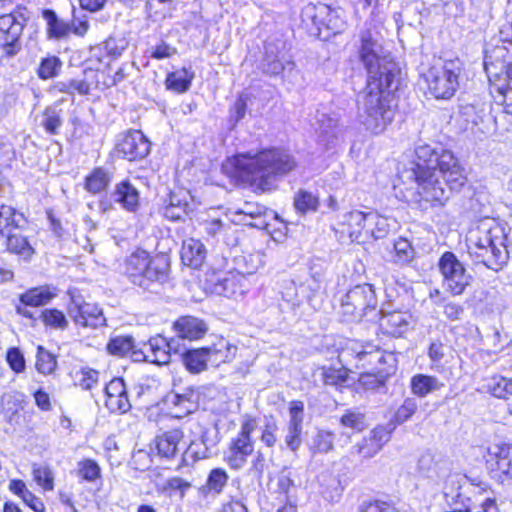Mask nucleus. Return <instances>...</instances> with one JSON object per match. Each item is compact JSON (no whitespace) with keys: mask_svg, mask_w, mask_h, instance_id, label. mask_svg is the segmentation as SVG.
Listing matches in <instances>:
<instances>
[{"mask_svg":"<svg viewBox=\"0 0 512 512\" xmlns=\"http://www.w3.org/2000/svg\"><path fill=\"white\" fill-rule=\"evenodd\" d=\"M322 379L326 385L343 386L348 380V374L344 369L324 368Z\"/></svg>","mask_w":512,"mask_h":512,"instance_id":"obj_54","label":"nucleus"},{"mask_svg":"<svg viewBox=\"0 0 512 512\" xmlns=\"http://www.w3.org/2000/svg\"><path fill=\"white\" fill-rule=\"evenodd\" d=\"M418 403L414 398H406L395 413V422L402 424L408 421L417 411Z\"/></svg>","mask_w":512,"mask_h":512,"instance_id":"obj_57","label":"nucleus"},{"mask_svg":"<svg viewBox=\"0 0 512 512\" xmlns=\"http://www.w3.org/2000/svg\"><path fill=\"white\" fill-rule=\"evenodd\" d=\"M395 262L400 264L409 263L414 257V250L410 242L404 238H399L394 242Z\"/></svg>","mask_w":512,"mask_h":512,"instance_id":"obj_53","label":"nucleus"},{"mask_svg":"<svg viewBox=\"0 0 512 512\" xmlns=\"http://www.w3.org/2000/svg\"><path fill=\"white\" fill-rule=\"evenodd\" d=\"M232 165L236 177L265 191L272 188L277 177L292 171L296 162L286 151L268 149L256 155L239 154L233 158Z\"/></svg>","mask_w":512,"mask_h":512,"instance_id":"obj_3","label":"nucleus"},{"mask_svg":"<svg viewBox=\"0 0 512 512\" xmlns=\"http://www.w3.org/2000/svg\"><path fill=\"white\" fill-rule=\"evenodd\" d=\"M282 296L285 301L291 303L293 306H300L304 301L312 304V298L310 295H303L300 293L299 286L295 282L291 281L282 292Z\"/></svg>","mask_w":512,"mask_h":512,"instance_id":"obj_52","label":"nucleus"},{"mask_svg":"<svg viewBox=\"0 0 512 512\" xmlns=\"http://www.w3.org/2000/svg\"><path fill=\"white\" fill-rule=\"evenodd\" d=\"M205 347L187 350L183 353V362L192 373H199L206 369L209 363Z\"/></svg>","mask_w":512,"mask_h":512,"instance_id":"obj_38","label":"nucleus"},{"mask_svg":"<svg viewBox=\"0 0 512 512\" xmlns=\"http://www.w3.org/2000/svg\"><path fill=\"white\" fill-rule=\"evenodd\" d=\"M206 258V248L204 244L194 238H189L183 241L181 248V259L187 266L198 268Z\"/></svg>","mask_w":512,"mask_h":512,"instance_id":"obj_26","label":"nucleus"},{"mask_svg":"<svg viewBox=\"0 0 512 512\" xmlns=\"http://www.w3.org/2000/svg\"><path fill=\"white\" fill-rule=\"evenodd\" d=\"M107 350L110 354L124 357L130 356L133 359V352L138 351L134 338L129 335H119L110 339L107 344Z\"/></svg>","mask_w":512,"mask_h":512,"instance_id":"obj_35","label":"nucleus"},{"mask_svg":"<svg viewBox=\"0 0 512 512\" xmlns=\"http://www.w3.org/2000/svg\"><path fill=\"white\" fill-rule=\"evenodd\" d=\"M105 406L111 413L124 414L131 409L124 380L112 379L105 387Z\"/></svg>","mask_w":512,"mask_h":512,"instance_id":"obj_18","label":"nucleus"},{"mask_svg":"<svg viewBox=\"0 0 512 512\" xmlns=\"http://www.w3.org/2000/svg\"><path fill=\"white\" fill-rule=\"evenodd\" d=\"M175 329L179 337L189 340L199 339L207 331L206 324L192 316L179 318L175 323Z\"/></svg>","mask_w":512,"mask_h":512,"instance_id":"obj_29","label":"nucleus"},{"mask_svg":"<svg viewBox=\"0 0 512 512\" xmlns=\"http://www.w3.org/2000/svg\"><path fill=\"white\" fill-rule=\"evenodd\" d=\"M462 70L463 65L459 59L434 64L423 74L428 92L435 99H451L459 88Z\"/></svg>","mask_w":512,"mask_h":512,"instance_id":"obj_5","label":"nucleus"},{"mask_svg":"<svg viewBox=\"0 0 512 512\" xmlns=\"http://www.w3.org/2000/svg\"><path fill=\"white\" fill-rule=\"evenodd\" d=\"M340 356L342 358L352 356L360 363V365H356L357 367H371V370L378 373L381 372L380 364L385 362L384 353L379 349L378 345L357 340H350Z\"/></svg>","mask_w":512,"mask_h":512,"instance_id":"obj_12","label":"nucleus"},{"mask_svg":"<svg viewBox=\"0 0 512 512\" xmlns=\"http://www.w3.org/2000/svg\"><path fill=\"white\" fill-rule=\"evenodd\" d=\"M468 253L475 263L498 271L508 260L504 229L493 221H482L467 236Z\"/></svg>","mask_w":512,"mask_h":512,"instance_id":"obj_4","label":"nucleus"},{"mask_svg":"<svg viewBox=\"0 0 512 512\" xmlns=\"http://www.w3.org/2000/svg\"><path fill=\"white\" fill-rule=\"evenodd\" d=\"M53 89L57 92L70 95H73L75 92L80 95H87L90 92V84L86 79H71L56 82Z\"/></svg>","mask_w":512,"mask_h":512,"instance_id":"obj_43","label":"nucleus"},{"mask_svg":"<svg viewBox=\"0 0 512 512\" xmlns=\"http://www.w3.org/2000/svg\"><path fill=\"white\" fill-rule=\"evenodd\" d=\"M175 341H167L161 335H157L143 343L138 351L133 352V361H146L157 365H165L170 362L171 350H176Z\"/></svg>","mask_w":512,"mask_h":512,"instance_id":"obj_15","label":"nucleus"},{"mask_svg":"<svg viewBox=\"0 0 512 512\" xmlns=\"http://www.w3.org/2000/svg\"><path fill=\"white\" fill-rule=\"evenodd\" d=\"M487 392L497 398H506L512 394V381L503 376H493L485 385Z\"/></svg>","mask_w":512,"mask_h":512,"instance_id":"obj_42","label":"nucleus"},{"mask_svg":"<svg viewBox=\"0 0 512 512\" xmlns=\"http://www.w3.org/2000/svg\"><path fill=\"white\" fill-rule=\"evenodd\" d=\"M61 61L57 57L45 58L41 61L38 68V76L41 79H50L55 77L61 68Z\"/></svg>","mask_w":512,"mask_h":512,"instance_id":"obj_56","label":"nucleus"},{"mask_svg":"<svg viewBox=\"0 0 512 512\" xmlns=\"http://www.w3.org/2000/svg\"><path fill=\"white\" fill-rule=\"evenodd\" d=\"M28 20L26 8L21 6L0 15V44L6 57H14L20 52V38Z\"/></svg>","mask_w":512,"mask_h":512,"instance_id":"obj_9","label":"nucleus"},{"mask_svg":"<svg viewBox=\"0 0 512 512\" xmlns=\"http://www.w3.org/2000/svg\"><path fill=\"white\" fill-rule=\"evenodd\" d=\"M299 290L303 295H310L313 301L316 294H318L321 290V283L318 278L311 276L310 278L306 279L305 282L299 285ZM311 305L314 306L313 303Z\"/></svg>","mask_w":512,"mask_h":512,"instance_id":"obj_64","label":"nucleus"},{"mask_svg":"<svg viewBox=\"0 0 512 512\" xmlns=\"http://www.w3.org/2000/svg\"><path fill=\"white\" fill-rule=\"evenodd\" d=\"M438 269L443 278V287L455 296L461 295L473 279L464 264L450 251L442 254L438 261Z\"/></svg>","mask_w":512,"mask_h":512,"instance_id":"obj_10","label":"nucleus"},{"mask_svg":"<svg viewBox=\"0 0 512 512\" xmlns=\"http://www.w3.org/2000/svg\"><path fill=\"white\" fill-rule=\"evenodd\" d=\"M197 394L191 387L186 388L181 393H175L172 396L171 402L175 407H179L181 413L189 414L196 408Z\"/></svg>","mask_w":512,"mask_h":512,"instance_id":"obj_44","label":"nucleus"},{"mask_svg":"<svg viewBox=\"0 0 512 512\" xmlns=\"http://www.w3.org/2000/svg\"><path fill=\"white\" fill-rule=\"evenodd\" d=\"M211 452L205 443L204 435L200 440L191 441L182 454V460L185 465H191L197 460L210 457Z\"/></svg>","mask_w":512,"mask_h":512,"instance_id":"obj_36","label":"nucleus"},{"mask_svg":"<svg viewBox=\"0 0 512 512\" xmlns=\"http://www.w3.org/2000/svg\"><path fill=\"white\" fill-rule=\"evenodd\" d=\"M277 431L278 425L276 420L272 417L266 419V422L261 430V441L267 447H273L277 442Z\"/></svg>","mask_w":512,"mask_h":512,"instance_id":"obj_58","label":"nucleus"},{"mask_svg":"<svg viewBox=\"0 0 512 512\" xmlns=\"http://www.w3.org/2000/svg\"><path fill=\"white\" fill-rule=\"evenodd\" d=\"M33 478L45 490H53V475L47 466L33 465Z\"/></svg>","mask_w":512,"mask_h":512,"instance_id":"obj_55","label":"nucleus"},{"mask_svg":"<svg viewBox=\"0 0 512 512\" xmlns=\"http://www.w3.org/2000/svg\"><path fill=\"white\" fill-rule=\"evenodd\" d=\"M319 205V199L311 192L300 190L294 197V206L297 211L307 213L316 211Z\"/></svg>","mask_w":512,"mask_h":512,"instance_id":"obj_47","label":"nucleus"},{"mask_svg":"<svg viewBox=\"0 0 512 512\" xmlns=\"http://www.w3.org/2000/svg\"><path fill=\"white\" fill-rule=\"evenodd\" d=\"M402 182L417 185L415 201L444 205L452 190H459L466 182L458 158L452 151L428 144L415 148V160L399 171Z\"/></svg>","mask_w":512,"mask_h":512,"instance_id":"obj_2","label":"nucleus"},{"mask_svg":"<svg viewBox=\"0 0 512 512\" xmlns=\"http://www.w3.org/2000/svg\"><path fill=\"white\" fill-rule=\"evenodd\" d=\"M6 361L15 373H22L25 370V358L18 348H10L6 354Z\"/></svg>","mask_w":512,"mask_h":512,"instance_id":"obj_61","label":"nucleus"},{"mask_svg":"<svg viewBox=\"0 0 512 512\" xmlns=\"http://www.w3.org/2000/svg\"><path fill=\"white\" fill-rule=\"evenodd\" d=\"M319 123V140L325 145L333 143L341 134L339 120L327 114H321L318 118Z\"/></svg>","mask_w":512,"mask_h":512,"instance_id":"obj_33","label":"nucleus"},{"mask_svg":"<svg viewBox=\"0 0 512 512\" xmlns=\"http://www.w3.org/2000/svg\"><path fill=\"white\" fill-rule=\"evenodd\" d=\"M77 476L86 482H95L101 478V468L96 461L84 459L77 464Z\"/></svg>","mask_w":512,"mask_h":512,"instance_id":"obj_45","label":"nucleus"},{"mask_svg":"<svg viewBox=\"0 0 512 512\" xmlns=\"http://www.w3.org/2000/svg\"><path fill=\"white\" fill-rule=\"evenodd\" d=\"M57 366L56 358L42 346H38L35 367L41 374H51Z\"/></svg>","mask_w":512,"mask_h":512,"instance_id":"obj_48","label":"nucleus"},{"mask_svg":"<svg viewBox=\"0 0 512 512\" xmlns=\"http://www.w3.org/2000/svg\"><path fill=\"white\" fill-rule=\"evenodd\" d=\"M267 213L268 209L265 206L251 202L244 203L232 212L234 222L258 229L268 226Z\"/></svg>","mask_w":512,"mask_h":512,"instance_id":"obj_20","label":"nucleus"},{"mask_svg":"<svg viewBox=\"0 0 512 512\" xmlns=\"http://www.w3.org/2000/svg\"><path fill=\"white\" fill-rule=\"evenodd\" d=\"M205 350L209 363L217 367L222 363L233 360L236 355L237 347L221 337L212 345L205 347Z\"/></svg>","mask_w":512,"mask_h":512,"instance_id":"obj_25","label":"nucleus"},{"mask_svg":"<svg viewBox=\"0 0 512 512\" xmlns=\"http://www.w3.org/2000/svg\"><path fill=\"white\" fill-rule=\"evenodd\" d=\"M375 289L371 284H359L341 298L340 314L344 321H359L377 308Z\"/></svg>","mask_w":512,"mask_h":512,"instance_id":"obj_8","label":"nucleus"},{"mask_svg":"<svg viewBox=\"0 0 512 512\" xmlns=\"http://www.w3.org/2000/svg\"><path fill=\"white\" fill-rule=\"evenodd\" d=\"M276 486V492L284 494L288 503L292 502V499L294 498L295 492L297 490V486L294 483L290 471H288L287 469H283L277 475Z\"/></svg>","mask_w":512,"mask_h":512,"instance_id":"obj_46","label":"nucleus"},{"mask_svg":"<svg viewBox=\"0 0 512 512\" xmlns=\"http://www.w3.org/2000/svg\"><path fill=\"white\" fill-rule=\"evenodd\" d=\"M111 198L126 211L135 212L139 206L140 195L133 184L122 181L115 185Z\"/></svg>","mask_w":512,"mask_h":512,"instance_id":"obj_23","label":"nucleus"},{"mask_svg":"<svg viewBox=\"0 0 512 512\" xmlns=\"http://www.w3.org/2000/svg\"><path fill=\"white\" fill-rule=\"evenodd\" d=\"M191 196L187 192H171L168 198L164 200V205L161 209L165 218L177 221L182 220L184 217L190 215L195 207L189 200Z\"/></svg>","mask_w":512,"mask_h":512,"instance_id":"obj_19","label":"nucleus"},{"mask_svg":"<svg viewBox=\"0 0 512 512\" xmlns=\"http://www.w3.org/2000/svg\"><path fill=\"white\" fill-rule=\"evenodd\" d=\"M380 327L386 334L400 337L406 333L412 324V315L407 311H381Z\"/></svg>","mask_w":512,"mask_h":512,"instance_id":"obj_21","label":"nucleus"},{"mask_svg":"<svg viewBox=\"0 0 512 512\" xmlns=\"http://www.w3.org/2000/svg\"><path fill=\"white\" fill-rule=\"evenodd\" d=\"M294 67V63L285 60L283 56H280L277 49L268 44L265 47V57L262 62V70L264 73L277 76L285 69H292Z\"/></svg>","mask_w":512,"mask_h":512,"instance_id":"obj_27","label":"nucleus"},{"mask_svg":"<svg viewBox=\"0 0 512 512\" xmlns=\"http://www.w3.org/2000/svg\"><path fill=\"white\" fill-rule=\"evenodd\" d=\"M183 436L180 429H172L158 435L155 439L158 454L167 459L175 458L179 453Z\"/></svg>","mask_w":512,"mask_h":512,"instance_id":"obj_24","label":"nucleus"},{"mask_svg":"<svg viewBox=\"0 0 512 512\" xmlns=\"http://www.w3.org/2000/svg\"><path fill=\"white\" fill-rule=\"evenodd\" d=\"M26 222L24 215L6 204L0 206V234L4 236L13 229L20 228Z\"/></svg>","mask_w":512,"mask_h":512,"instance_id":"obj_31","label":"nucleus"},{"mask_svg":"<svg viewBox=\"0 0 512 512\" xmlns=\"http://www.w3.org/2000/svg\"><path fill=\"white\" fill-rule=\"evenodd\" d=\"M377 215L361 211H351L345 215L344 225L352 240H358L362 231L369 227V222H375Z\"/></svg>","mask_w":512,"mask_h":512,"instance_id":"obj_28","label":"nucleus"},{"mask_svg":"<svg viewBox=\"0 0 512 512\" xmlns=\"http://www.w3.org/2000/svg\"><path fill=\"white\" fill-rule=\"evenodd\" d=\"M192 79L193 74H189L186 69H182L168 74L166 86L177 93H184L190 88Z\"/></svg>","mask_w":512,"mask_h":512,"instance_id":"obj_41","label":"nucleus"},{"mask_svg":"<svg viewBox=\"0 0 512 512\" xmlns=\"http://www.w3.org/2000/svg\"><path fill=\"white\" fill-rule=\"evenodd\" d=\"M111 175L102 167L95 168L85 179V189L92 193H99L109 185Z\"/></svg>","mask_w":512,"mask_h":512,"instance_id":"obj_37","label":"nucleus"},{"mask_svg":"<svg viewBox=\"0 0 512 512\" xmlns=\"http://www.w3.org/2000/svg\"><path fill=\"white\" fill-rule=\"evenodd\" d=\"M486 464L492 477L499 482L512 479V445H490L487 449Z\"/></svg>","mask_w":512,"mask_h":512,"instance_id":"obj_13","label":"nucleus"},{"mask_svg":"<svg viewBox=\"0 0 512 512\" xmlns=\"http://www.w3.org/2000/svg\"><path fill=\"white\" fill-rule=\"evenodd\" d=\"M150 142L139 130H130L116 144L115 153L128 161L144 159L150 153Z\"/></svg>","mask_w":512,"mask_h":512,"instance_id":"obj_16","label":"nucleus"},{"mask_svg":"<svg viewBox=\"0 0 512 512\" xmlns=\"http://www.w3.org/2000/svg\"><path fill=\"white\" fill-rule=\"evenodd\" d=\"M257 428V421L252 417H246L238 435L232 439L225 460L235 470L241 469L247 462L248 456L254 451V441L251 434Z\"/></svg>","mask_w":512,"mask_h":512,"instance_id":"obj_11","label":"nucleus"},{"mask_svg":"<svg viewBox=\"0 0 512 512\" xmlns=\"http://www.w3.org/2000/svg\"><path fill=\"white\" fill-rule=\"evenodd\" d=\"M167 263L163 258H150L144 250L131 254L125 261L124 273L131 282L143 288H148L153 282L166 278Z\"/></svg>","mask_w":512,"mask_h":512,"instance_id":"obj_6","label":"nucleus"},{"mask_svg":"<svg viewBox=\"0 0 512 512\" xmlns=\"http://www.w3.org/2000/svg\"><path fill=\"white\" fill-rule=\"evenodd\" d=\"M41 319L45 325L55 329L64 330L68 326L65 315L57 309H45L41 313Z\"/></svg>","mask_w":512,"mask_h":512,"instance_id":"obj_51","label":"nucleus"},{"mask_svg":"<svg viewBox=\"0 0 512 512\" xmlns=\"http://www.w3.org/2000/svg\"><path fill=\"white\" fill-rule=\"evenodd\" d=\"M228 479L225 469L214 468L209 472L206 483L199 488V492L204 496L219 495L227 485Z\"/></svg>","mask_w":512,"mask_h":512,"instance_id":"obj_32","label":"nucleus"},{"mask_svg":"<svg viewBox=\"0 0 512 512\" xmlns=\"http://www.w3.org/2000/svg\"><path fill=\"white\" fill-rule=\"evenodd\" d=\"M42 125L46 132L50 134H57L62 125V119L59 112L54 109H47L43 116Z\"/></svg>","mask_w":512,"mask_h":512,"instance_id":"obj_59","label":"nucleus"},{"mask_svg":"<svg viewBox=\"0 0 512 512\" xmlns=\"http://www.w3.org/2000/svg\"><path fill=\"white\" fill-rule=\"evenodd\" d=\"M305 13L319 29L325 27L336 33L342 26V21L339 19L336 12L331 10L327 5H309L306 7Z\"/></svg>","mask_w":512,"mask_h":512,"instance_id":"obj_22","label":"nucleus"},{"mask_svg":"<svg viewBox=\"0 0 512 512\" xmlns=\"http://www.w3.org/2000/svg\"><path fill=\"white\" fill-rule=\"evenodd\" d=\"M99 373L93 369H83L76 373V384L83 390H90L98 382Z\"/></svg>","mask_w":512,"mask_h":512,"instance_id":"obj_60","label":"nucleus"},{"mask_svg":"<svg viewBox=\"0 0 512 512\" xmlns=\"http://www.w3.org/2000/svg\"><path fill=\"white\" fill-rule=\"evenodd\" d=\"M213 291L218 295H224L228 298L236 296L238 292L242 293V291H239L237 279L234 275L219 277L214 284Z\"/></svg>","mask_w":512,"mask_h":512,"instance_id":"obj_49","label":"nucleus"},{"mask_svg":"<svg viewBox=\"0 0 512 512\" xmlns=\"http://www.w3.org/2000/svg\"><path fill=\"white\" fill-rule=\"evenodd\" d=\"M360 38V59L368 80L358 99V117L366 130L380 134L394 118L391 90L397 88L399 69L384 53L376 31H362Z\"/></svg>","mask_w":512,"mask_h":512,"instance_id":"obj_1","label":"nucleus"},{"mask_svg":"<svg viewBox=\"0 0 512 512\" xmlns=\"http://www.w3.org/2000/svg\"><path fill=\"white\" fill-rule=\"evenodd\" d=\"M67 312L76 325L93 329L106 325L102 309L97 304L83 301L80 297L71 299Z\"/></svg>","mask_w":512,"mask_h":512,"instance_id":"obj_14","label":"nucleus"},{"mask_svg":"<svg viewBox=\"0 0 512 512\" xmlns=\"http://www.w3.org/2000/svg\"><path fill=\"white\" fill-rule=\"evenodd\" d=\"M304 420V403L293 400L289 403V422L284 442L291 451L296 452L301 446V434Z\"/></svg>","mask_w":512,"mask_h":512,"instance_id":"obj_17","label":"nucleus"},{"mask_svg":"<svg viewBox=\"0 0 512 512\" xmlns=\"http://www.w3.org/2000/svg\"><path fill=\"white\" fill-rule=\"evenodd\" d=\"M54 294L46 287L32 288L20 295V302L24 306L38 307L47 304Z\"/></svg>","mask_w":512,"mask_h":512,"instance_id":"obj_39","label":"nucleus"},{"mask_svg":"<svg viewBox=\"0 0 512 512\" xmlns=\"http://www.w3.org/2000/svg\"><path fill=\"white\" fill-rule=\"evenodd\" d=\"M4 236L6 237L8 251L24 257H29L33 254V248L25 236L19 233H12V231L6 233Z\"/></svg>","mask_w":512,"mask_h":512,"instance_id":"obj_40","label":"nucleus"},{"mask_svg":"<svg viewBox=\"0 0 512 512\" xmlns=\"http://www.w3.org/2000/svg\"><path fill=\"white\" fill-rule=\"evenodd\" d=\"M443 386L444 383L439 381L437 377L421 373L414 375L410 380L412 394L420 398L440 390Z\"/></svg>","mask_w":512,"mask_h":512,"instance_id":"obj_30","label":"nucleus"},{"mask_svg":"<svg viewBox=\"0 0 512 512\" xmlns=\"http://www.w3.org/2000/svg\"><path fill=\"white\" fill-rule=\"evenodd\" d=\"M42 17L47 22V33L49 38L61 39L68 36L71 32L70 23L59 19L55 11L45 9L42 12Z\"/></svg>","mask_w":512,"mask_h":512,"instance_id":"obj_34","label":"nucleus"},{"mask_svg":"<svg viewBox=\"0 0 512 512\" xmlns=\"http://www.w3.org/2000/svg\"><path fill=\"white\" fill-rule=\"evenodd\" d=\"M334 435L328 431H318L312 438L311 450L315 453H328L333 449Z\"/></svg>","mask_w":512,"mask_h":512,"instance_id":"obj_50","label":"nucleus"},{"mask_svg":"<svg viewBox=\"0 0 512 512\" xmlns=\"http://www.w3.org/2000/svg\"><path fill=\"white\" fill-rule=\"evenodd\" d=\"M343 426L362 430L364 427V415L360 412L348 410L340 419Z\"/></svg>","mask_w":512,"mask_h":512,"instance_id":"obj_63","label":"nucleus"},{"mask_svg":"<svg viewBox=\"0 0 512 512\" xmlns=\"http://www.w3.org/2000/svg\"><path fill=\"white\" fill-rule=\"evenodd\" d=\"M505 48H497L494 55H486L484 69L490 85L504 96L505 111L512 115V57L505 60Z\"/></svg>","mask_w":512,"mask_h":512,"instance_id":"obj_7","label":"nucleus"},{"mask_svg":"<svg viewBox=\"0 0 512 512\" xmlns=\"http://www.w3.org/2000/svg\"><path fill=\"white\" fill-rule=\"evenodd\" d=\"M127 41L125 38L109 37L104 42V49L108 55L112 57H119L127 48Z\"/></svg>","mask_w":512,"mask_h":512,"instance_id":"obj_62","label":"nucleus"}]
</instances>
